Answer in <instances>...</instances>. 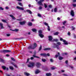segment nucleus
<instances>
[{
    "label": "nucleus",
    "mask_w": 76,
    "mask_h": 76,
    "mask_svg": "<svg viewBox=\"0 0 76 76\" xmlns=\"http://www.w3.org/2000/svg\"><path fill=\"white\" fill-rule=\"evenodd\" d=\"M72 30H75V28L73 27V26H72Z\"/></svg>",
    "instance_id": "45"
},
{
    "label": "nucleus",
    "mask_w": 76,
    "mask_h": 76,
    "mask_svg": "<svg viewBox=\"0 0 76 76\" xmlns=\"http://www.w3.org/2000/svg\"><path fill=\"white\" fill-rule=\"evenodd\" d=\"M37 16H39V17H41V15L39 13L38 14Z\"/></svg>",
    "instance_id": "42"
},
{
    "label": "nucleus",
    "mask_w": 76,
    "mask_h": 76,
    "mask_svg": "<svg viewBox=\"0 0 76 76\" xmlns=\"http://www.w3.org/2000/svg\"><path fill=\"white\" fill-rule=\"evenodd\" d=\"M48 7H49V8H51V7H52V6L51 5H49L48 6Z\"/></svg>",
    "instance_id": "48"
},
{
    "label": "nucleus",
    "mask_w": 76,
    "mask_h": 76,
    "mask_svg": "<svg viewBox=\"0 0 76 76\" xmlns=\"http://www.w3.org/2000/svg\"><path fill=\"white\" fill-rule=\"evenodd\" d=\"M24 38V37H22L20 38H15V39H23Z\"/></svg>",
    "instance_id": "34"
},
{
    "label": "nucleus",
    "mask_w": 76,
    "mask_h": 76,
    "mask_svg": "<svg viewBox=\"0 0 76 76\" xmlns=\"http://www.w3.org/2000/svg\"><path fill=\"white\" fill-rule=\"evenodd\" d=\"M35 55H36V51H35L34 52V55L33 56V57L37 58H39V57L35 56Z\"/></svg>",
    "instance_id": "8"
},
{
    "label": "nucleus",
    "mask_w": 76,
    "mask_h": 76,
    "mask_svg": "<svg viewBox=\"0 0 76 76\" xmlns=\"http://www.w3.org/2000/svg\"><path fill=\"white\" fill-rule=\"evenodd\" d=\"M57 20H60V18L59 17H58L57 18Z\"/></svg>",
    "instance_id": "56"
},
{
    "label": "nucleus",
    "mask_w": 76,
    "mask_h": 76,
    "mask_svg": "<svg viewBox=\"0 0 76 76\" xmlns=\"http://www.w3.org/2000/svg\"><path fill=\"white\" fill-rule=\"evenodd\" d=\"M40 56H44V57H46L47 56H50V55L49 53H47V54L45 53H43L40 54Z\"/></svg>",
    "instance_id": "5"
},
{
    "label": "nucleus",
    "mask_w": 76,
    "mask_h": 76,
    "mask_svg": "<svg viewBox=\"0 0 76 76\" xmlns=\"http://www.w3.org/2000/svg\"><path fill=\"white\" fill-rule=\"evenodd\" d=\"M66 20H65L64 21L63 23V25H65V23H66Z\"/></svg>",
    "instance_id": "43"
},
{
    "label": "nucleus",
    "mask_w": 76,
    "mask_h": 76,
    "mask_svg": "<svg viewBox=\"0 0 76 76\" xmlns=\"http://www.w3.org/2000/svg\"><path fill=\"white\" fill-rule=\"evenodd\" d=\"M11 58L12 60L13 61H15V58Z\"/></svg>",
    "instance_id": "44"
},
{
    "label": "nucleus",
    "mask_w": 76,
    "mask_h": 76,
    "mask_svg": "<svg viewBox=\"0 0 76 76\" xmlns=\"http://www.w3.org/2000/svg\"><path fill=\"white\" fill-rule=\"evenodd\" d=\"M42 7H39V9H42Z\"/></svg>",
    "instance_id": "63"
},
{
    "label": "nucleus",
    "mask_w": 76,
    "mask_h": 76,
    "mask_svg": "<svg viewBox=\"0 0 76 76\" xmlns=\"http://www.w3.org/2000/svg\"><path fill=\"white\" fill-rule=\"evenodd\" d=\"M39 34H42V31H41V30H39Z\"/></svg>",
    "instance_id": "41"
},
{
    "label": "nucleus",
    "mask_w": 76,
    "mask_h": 76,
    "mask_svg": "<svg viewBox=\"0 0 76 76\" xmlns=\"http://www.w3.org/2000/svg\"><path fill=\"white\" fill-rule=\"evenodd\" d=\"M45 70H48V67H46L45 69Z\"/></svg>",
    "instance_id": "49"
},
{
    "label": "nucleus",
    "mask_w": 76,
    "mask_h": 76,
    "mask_svg": "<svg viewBox=\"0 0 76 76\" xmlns=\"http://www.w3.org/2000/svg\"><path fill=\"white\" fill-rule=\"evenodd\" d=\"M58 34L59 33L58 32H56V33H54V35H58Z\"/></svg>",
    "instance_id": "29"
},
{
    "label": "nucleus",
    "mask_w": 76,
    "mask_h": 76,
    "mask_svg": "<svg viewBox=\"0 0 76 76\" xmlns=\"http://www.w3.org/2000/svg\"><path fill=\"white\" fill-rule=\"evenodd\" d=\"M71 15L72 16H75V13L73 10H72L71 11Z\"/></svg>",
    "instance_id": "10"
},
{
    "label": "nucleus",
    "mask_w": 76,
    "mask_h": 76,
    "mask_svg": "<svg viewBox=\"0 0 76 76\" xmlns=\"http://www.w3.org/2000/svg\"><path fill=\"white\" fill-rule=\"evenodd\" d=\"M4 10V9H3L2 7H0V10Z\"/></svg>",
    "instance_id": "47"
},
{
    "label": "nucleus",
    "mask_w": 76,
    "mask_h": 76,
    "mask_svg": "<svg viewBox=\"0 0 76 76\" xmlns=\"http://www.w3.org/2000/svg\"><path fill=\"white\" fill-rule=\"evenodd\" d=\"M29 7H31V4H29L28 5Z\"/></svg>",
    "instance_id": "54"
},
{
    "label": "nucleus",
    "mask_w": 76,
    "mask_h": 76,
    "mask_svg": "<svg viewBox=\"0 0 76 76\" xmlns=\"http://www.w3.org/2000/svg\"><path fill=\"white\" fill-rule=\"evenodd\" d=\"M48 38H49V40L50 41H51L53 40V37H52L51 36H49Z\"/></svg>",
    "instance_id": "13"
},
{
    "label": "nucleus",
    "mask_w": 76,
    "mask_h": 76,
    "mask_svg": "<svg viewBox=\"0 0 76 76\" xmlns=\"http://www.w3.org/2000/svg\"><path fill=\"white\" fill-rule=\"evenodd\" d=\"M71 34V33H70V32H68V35H69V36H70V35Z\"/></svg>",
    "instance_id": "52"
},
{
    "label": "nucleus",
    "mask_w": 76,
    "mask_h": 76,
    "mask_svg": "<svg viewBox=\"0 0 76 76\" xmlns=\"http://www.w3.org/2000/svg\"><path fill=\"white\" fill-rule=\"evenodd\" d=\"M50 62H51L52 63H53V62H54V60L53 59H50Z\"/></svg>",
    "instance_id": "40"
},
{
    "label": "nucleus",
    "mask_w": 76,
    "mask_h": 76,
    "mask_svg": "<svg viewBox=\"0 0 76 76\" xmlns=\"http://www.w3.org/2000/svg\"><path fill=\"white\" fill-rule=\"evenodd\" d=\"M31 30L34 32H35L37 31V29H35V28H32Z\"/></svg>",
    "instance_id": "23"
},
{
    "label": "nucleus",
    "mask_w": 76,
    "mask_h": 76,
    "mask_svg": "<svg viewBox=\"0 0 76 76\" xmlns=\"http://www.w3.org/2000/svg\"><path fill=\"white\" fill-rule=\"evenodd\" d=\"M44 25H46V26H48V23H46V22L44 23Z\"/></svg>",
    "instance_id": "46"
},
{
    "label": "nucleus",
    "mask_w": 76,
    "mask_h": 76,
    "mask_svg": "<svg viewBox=\"0 0 76 76\" xmlns=\"http://www.w3.org/2000/svg\"><path fill=\"white\" fill-rule=\"evenodd\" d=\"M10 69L11 70H13V69H14L13 67L12 66H10Z\"/></svg>",
    "instance_id": "38"
},
{
    "label": "nucleus",
    "mask_w": 76,
    "mask_h": 76,
    "mask_svg": "<svg viewBox=\"0 0 76 76\" xmlns=\"http://www.w3.org/2000/svg\"><path fill=\"white\" fill-rule=\"evenodd\" d=\"M51 50V48H45L43 49V50L44 51H47V50Z\"/></svg>",
    "instance_id": "19"
},
{
    "label": "nucleus",
    "mask_w": 76,
    "mask_h": 76,
    "mask_svg": "<svg viewBox=\"0 0 76 76\" xmlns=\"http://www.w3.org/2000/svg\"><path fill=\"white\" fill-rule=\"evenodd\" d=\"M28 26H32V23L31 22H29L28 23Z\"/></svg>",
    "instance_id": "25"
},
{
    "label": "nucleus",
    "mask_w": 76,
    "mask_h": 76,
    "mask_svg": "<svg viewBox=\"0 0 76 76\" xmlns=\"http://www.w3.org/2000/svg\"><path fill=\"white\" fill-rule=\"evenodd\" d=\"M5 9H9V7H5Z\"/></svg>",
    "instance_id": "61"
},
{
    "label": "nucleus",
    "mask_w": 76,
    "mask_h": 76,
    "mask_svg": "<svg viewBox=\"0 0 76 76\" xmlns=\"http://www.w3.org/2000/svg\"><path fill=\"white\" fill-rule=\"evenodd\" d=\"M10 34H7V37H10Z\"/></svg>",
    "instance_id": "55"
},
{
    "label": "nucleus",
    "mask_w": 76,
    "mask_h": 76,
    "mask_svg": "<svg viewBox=\"0 0 76 76\" xmlns=\"http://www.w3.org/2000/svg\"><path fill=\"white\" fill-rule=\"evenodd\" d=\"M6 76H11L10 75H7V74H6Z\"/></svg>",
    "instance_id": "64"
},
{
    "label": "nucleus",
    "mask_w": 76,
    "mask_h": 76,
    "mask_svg": "<svg viewBox=\"0 0 76 76\" xmlns=\"http://www.w3.org/2000/svg\"><path fill=\"white\" fill-rule=\"evenodd\" d=\"M28 52L29 53H31V54H32V51H29Z\"/></svg>",
    "instance_id": "60"
},
{
    "label": "nucleus",
    "mask_w": 76,
    "mask_h": 76,
    "mask_svg": "<svg viewBox=\"0 0 76 76\" xmlns=\"http://www.w3.org/2000/svg\"><path fill=\"white\" fill-rule=\"evenodd\" d=\"M29 64L30 65L28 64V67H34V66L35 65V63L32 62H29Z\"/></svg>",
    "instance_id": "3"
},
{
    "label": "nucleus",
    "mask_w": 76,
    "mask_h": 76,
    "mask_svg": "<svg viewBox=\"0 0 76 76\" xmlns=\"http://www.w3.org/2000/svg\"><path fill=\"white\" fill-rule=\"evenodd\" d=\"M58 55H56L55 56L56 58H57L58 57V59L60 60H63V57L60 56L61 55H60V53L58 52Z\"/></svg>",
    "instance_id": "2"
},
{
    "label": "nucleus",
    "mask_w": 76,
    "mask_h": 76,
    "mask_svg": "<svg viewBox=\"0 0 76 76\" xmlns=\"http://www.w3.org/2000/svg\"><path fill=\"white\" fill-rule=\"evenodd\" d=\"M10 16L12 18V19H13V20H16V18L15 17H14V16L13 15H10Z\"/></svg>",
    "instance_id": "15"
},
{
    "label": "nucleus",
    "mask_w": 76,
    "mask_h": 76,
    "mask_svg": "<svg viewBox=\"0 0 76 76\" xmlns=\"http://www.w3.org/2000/svg\"><path fill=\"white\" fill-rule=\"evenodd\" d=\"M40 1L38 2L37 3L38 4H39L40 6H42L43 4L42 3V2L44 1V0H39Z\"/></svg>",
    "instance_id": "6"
},
{
    "label": "nucleus",
    "mask_w": 76,
    "mask_h": 76,
    "mask_svg": "<svg viewBox=\"0 0 76 76\" xmlns=\"http://www.w3.org/2000/svg\"><path fill=\"white\" fill-rule=\"evenodd\" d=\"M18 4L20 6H23V5L21 3L19 2L18 3Z\"/></svg>",
    "instance_id": "36"
},
{
    "label": "nucleus",
    "mask_w": 76,
    "mask_h": 76,
    "mask_svg": "<svg viewBox=\"0 0 76 76\" xmlns=\"http://www.w3.org/2000/svg\"><path fill=\"white\" fill-rule=\"evenodd\" d=\"M74 38H76V36L75 35V34H74Z\"/></svg>",
    "instance_id": "59"
},
{
    "label": "nucleus",
    "mask_w": 76,
    "mask_h": 76,
    "mask_svg": "<svg viewBox=\"0 0 76 76\" xmlns=\"http://www.w3.org/2000/svg\"><path fill=\"white\" fill-rule=\"evenodd\" d=\"M65 63L66 64H68V61L67 60L66 61H65Z\"/></svg>",
    "instance_id": "57"
},
{
    "label": "nucleus",
    "mask_w": 76,
    "mask_h": 76,
    "mask_svg": "<svg viewBox=\"0 0 76 76\" xmlns=\"http://www.w3.org/2000/svg\"><path fill=\"white\" fill-rule=\"evenodd\" d=\"M36 66L39 68V66H41V64L39 62H37L36 63Z\"/></svg>",
    "instance_id": "7"
},
{
    "label": "nucleus",
    "mask_w": 76,
    "mask_h": 76,
    "mask_svg": "<svg viewBox=\"0 0 76 76\" xmlns=\"http://www.w3.org/2000/svg\"><path fill=\"white\" fill-rule=\"evenodd\" d=\"M46 75L47 76H51V74L50 73H47L46 74Z\"/></svg>",
    "instance_id": "27"
},
{
    "label": "nucleus",
    "mask_w": 76,
    "mask_h": 76,
    "mask_svg": "<svg viewBox=\"0 0 76 76\" xmlns=\"http://www.w3.org/2000/svg\"><path fill=\"white\" fill-rule=\"evenodd\" d=\"M44 6H45V8H47V7H48V6L47 5V4H46L44 3Z\"/></svg>",
    "instance_id": "37"
},
{
    "label": "nucleus",
    "mask_w": 76,
    "mask_h": 76,
    "mask_svg": "<svg viewBox=\"0 0 76 76\" xmlns=\"http://www.w3.org/2000/svg\"><path fill=\"white\" fill-rule=\"evenodd\" d=\"M42 61H43V62H44V63H45V61H47V60H45V59H42Z\"/></svg>",
    "instance_id": "30"
},
{
    "label": "nucleus",
    "mask_w": 76,
    "mask_h": 76,
    "mask_svg": "<svg viewBox=\"0 0 76 76\" xmlns=\"http://www.w3.org/2000/svg\"><path fill=\"white\" fill-rule=\"evenodd\" d=\"M37 44L36 43H34V46L33 47V49H35V48H37Z\"/></svg>",
    "instance_id": "12"
},
{
    "label": "nucleus",
    "mask_w": 76,
    "mask_h": 76,
    "mask_svg": "<svg viewBox=\"0 0 76 76\" xmlns=\"http://www.w3.org/2000/svg\"><path fill=\"white\" fill-rule=\"evenodd\" d=\"M72 6H73V7H76V4H72Z\"/></svg>",
    "instance_id": "53"
},
{
    "label": "nucleus",
    "mask_w": 76,
    "mask_h": 76,
    "mask_svg": "<svg viewBox=\"0 0 76 76\" xmlns=\"http://www.w3.org/2000/svg\"><path fill=\"white\" fill-rule=\"evenodd\" d=\"M51 69V70H54L56 69V67H55V66H53L52 67H51L50 68Z\"/></svg>",
    "instance_id": "31"
},
{
    "label": "nucleus",
    "mask_w": 76,
    "mask_h": 76,
    "mask_svg": "<svg viewBox=\"0 0 76 76\" xmlns=\"http://www.w3.org/2000/svg\"><path fill=\"white\" fill-rule=\"evenodd\" d=\"M63 42H64V45H67L68 44V43L67 42V41L64 40H63Z\"/></svg>",
    "instance_id": "17"
},
{
    "label": "nucleus",
    "mask_w": 76,
    "mask_h": 76,
    "mask_svg": "<svg viewBox=\"0 0 76 76\" xmlns=\"http://www.w3.org/2000/svg\"><path fill=\"white\" fill-rule=\"evenodd\" d=\"M42 50V46L41 45H40V47L39 48V51H41Z\"/></svg>",
    "instance_id": "32"
},
{
    "label": "nucleus",
    "mask_w": 76,
    "mask_h": 76,
    "mask_svg": "<svg viewBox=\"0 0 76 76\" xmlns=\"http://www.w3.org/2000/svg\"><path fill=\"white\" fill-rule=\"evenodd\" d=\"M26 11L27 12H28L30 14H32V12H31V10H26Z\"/></svg>",
    "instance_id": "22"
},
{
    "label": "nucleus",
    "mask_w": 76,
    "mask_h": 76,
    "mask_svg": "<svg viewBox=\"0 0 76 76\" xmlns=\"http://www.w3.org/2000/svg\"><path fill=\"white\" fill-rule=\"evenodd\" d=\"M0 26L1 28V29H3L4 28V27L3 26V24L1 23H0Z\"/></svg>",
    "instance_id": "21"
},
{
    "label": "nucleus",
    "mask_w": 76,
    "mask_h": 76,
    "mask_svg": "<svg viewBox=\"0 0 76 76\" xmlns=\"http://www.w3.org/2000/svg\"><path fill=\"white\" fill-rule=\"evenodd\" d=\"M53 41H55V42H58V40L57 39H54Z\"/></svg>",
    "instance_id": "28"
},
{
    "label": "nucleus",
    "mask_w": 76,
    "mask_h": 76,
    "mask_svg": "<svg viewBox=\"0 0 76 76\" xmlns=\"http://www.w3.org/2000/svg\"><path fill=\"white\" fill-rule=\"evenodd\" d=\"M2 21L4 23H7V22L5 20H2Z\"/></svg>",
    "instance_id": "39"
},
{
    "label": "nucleus",
    "mask_w": 76,
    "mask_h": 76,
    "mask_svg": "<svg viewBox=\"0 0 76 76\" xmlns=\"http://www.w3.org/2000/svg\"><path fill=\"white\" fill-rule=\"evenodd\" d=\"M56 44L57 45H56L55 43H53V48H56L57 50H59L60 48H59V45H61V43H60V42H57Z\"/></svg>",
    "instance_id": "1"
},
{
    "label": "nucleus",
    "mask_w": 76,
    "mask_h": 76,
    "mask_svg": "<svg viewBox=\"0 0 76 76\" xmlns=\"http://www.w3.org/2000/svg\"><path fill=\"white\" fill-rule=\"evenodd\" d=\"M24 75H25V76H30V74L29 73L25 72L24 73Z\"/></svg>",
    "instance_id": "16"
},
{
    "label": "nucleus",
    "mask_w": 76,
    "mask_h": 76,
    "mask_svg": "<svg viewBox=\"0 0 76 76\" xmlns=\"http://www.w3.org/2000/svg\"><path fill=\"white\" fill-rule=\"evenodd\" d=\"M40 72H40L39 70L37 69L36 71L35 72V73L36 74H38V73H40Z\"/></svg>",
    "instance_id": "20"
},
{
    "label": "nucleus",
    "mask_w": 76,
    "mask_h": 76,
    "mask_svg": "<svg viewBox=\"0 0 76 76\" xmlns=\"http://www.w3.org/2000/svg\"><path fill=\"white\" fill-rule=\"evenodd\" d=\"M48 30L49 31H50V26H48Z\"/></svg>",
    "instance_id": "33"
},
{
    "label": "nucleus",
    "mask_w": 76,
    "mask_h": 76,
    "mask_svg": "<svg viewBox=\"0 0 76 76\" xmlns=\"http://www.w3.org/2000/svg\"><path fill=\"white\" fill-rule=\"evenodd\" d=\"M10 52H12L11 50H3L1 51V53H4V54H5L6 53H10Z\"/></svg>",
    "instance_id": "4"
},
{
    "label": "nucleus",
    "mask_w": 76,
    "mask_h": 76,
    "mask_svg": "<svg viewBox=\"0 0 76 76\" xmlns=\"http://www.w3.org/2000/svg\"><path fill=\"white\" fill-rule=\"evenodd\" d=\"M2 69H3V70H6V66H2Z\"/></svg>",
    "instance_id": "24"
},
{
    "label": "nucleus",
    "mask_w": 76,
    "mask_h": 76,
    "mask_svg": "<svg viewBox=\"0 0 76 76\" xmlns=\"http://www.w3.org/2000/svg\"><path fill=\"white\" fill-rule=\"evenodd\" d=\"M19 23L20 25H25V21H24L23 22H19Z\"/></svg>",
    "instance_id": "11"
},
{
    "label": "nucleus",
    "mask_w": 76,
    "mask_h": 76,
    "mask_svg": "<svg viewBox=\"0 0 76 76\" xmlns=\"http://www.w3.org/2000/svg\"><path fill=\"white\" fill-rule=\"evenodd\" d=\"M34 48L32 47V45H31L30 46H29L28 47V50H34V49H33Z\"/></svg>",
    "instance_id": "14"
},
{
    "label": "nucleus",
    "mask_w": 76,
    "mask_h": 76,
    "mask_svg": "<svg viewBox=\"0 0 76 76\" xmlns=\"http://www.w3.org/2000/svg\"><path fill=\"white\" fill-rule=\"evenodd\" d=\"M29 59L28 58L27 60V61L26 62V63H28V62H29Z\"/></svg>",
    "instance_id": "51"
},
{
    "label": "nucleus",
    "mask_w": 76,
    "mask_h": 76,
    "mask_svg": "<svg viewBox=\"0 0 76 76\" xmlns=\"http://www.w3.org/2000/svg\"><path fill=\"white\" fill-rule=\"evenodd\" d=\"M19 31V29H15V32H18Z\"/></svg>",
    "instance_id": "50"
},
{
    "label": "nucleus",
    "mask_w": 76,
    "mask_h": 76,
    "mask_svg": "<svg viewBox=\"0 0 76 76\" xmlns=\"http://www.w3.org/2000/svg\"><path fill=\"white\" fill-rule=\"evenodd\" d=\"M39 36L40 37V38H44V36L42 34H39Z\"/></svg>",
    "instance_id": "18"
},
{
    "label": "nucleus",
    "mask_w": 76,
    "mask_h": 76,
    "mask_svg": "<svg viewBox=\"0 0 76 76\" xmlns=\"http://www.w3.org/2000/svg\"><path fill=\"white\" fill-rule=\"evenodd\" d=\"M16 8L17 9H20L21 10H24V8H23L22 7H20L19 6H17Z\"/></svg>",
    "instance_id": "9"
},
{
    "label": "nucleus",
    "mask_w": 76,
    "mask_h": 76,
    "mask_svg": "<svg viewBox=\"0 0 76 76\" xmlns=\"http://www.w3.org/2000/svg\"><path fill=\"white\" fill-rule=\"evenodd\" d=\"M60 41H63V38H60Z\"/></svg>",
    "instance_id": "62"
},
{
    "label": "nucleus",
    "mask_w": 76,
    "mask_h": 76,
    "mask_svg": "<svg viewBox=\"0 0 76 76\" xmlns=\"http://www.w3.org/2000/svg\"><path fill=\"white\" fill-rule=\"evenodd\" d=\"M0 61H1L3 63H4V60L1 58H0Z\"/></svg>",
    "instance_id": "26"
},
{
    "label": "nucleus",
    "mask_w": 76,
    "mask_h": 76,
    "mask_svg": "<svg viewBox=\"0 0 76 76\" xmlns=\"http://www.w3.org/2000/svg\"><path fill=\"white\" fill-rule=\"evenodd\" d=\"M57 8H55L54 9V12H57Z\"/></svg>",
    "instance_id": "35"
},
{
    "label": "nucleus",
    "mask_w": 76,
    "mask_h": 76,
    "mask_svg": "<svg viewBox=\"0 0 76 76\" xmlns=\"http://www.w3.org/2000/svg\"><path fill=\"white\" fill-rule=\"evenodd\" d=\"M6 56H7V57H9V56H10V55H9V54H7L6 55Z\"/></svg>",
    "instance_id": "58"
}]
</instances>
